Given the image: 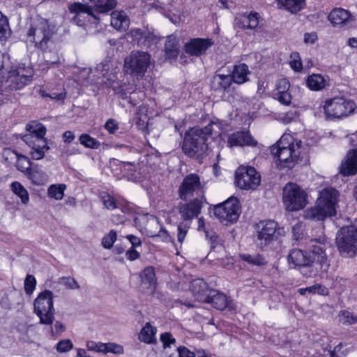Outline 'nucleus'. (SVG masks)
<instances>
[{"label":"nucleus","mask_w":357,"mask_h":357,"mask_svg":"<svg viewBox=\"0 0 357 357\" xmlns=\"http://www.w3.org/2000/svg\"><path fill=\"white\" fill-rule=\"evenodd\" d=\"M325 238L312 239L309 248L311 256L300 249H293L288 255V262L291 267L298 268L301 274L310 277L313 273L312 266L314 262L320 265L321 269H327L329 266L328 257L325 253Z\"/></svg>","instance_id":"nucleus-1"},{"label":"nucleus","mask_w":357,"mask_h":357,"mask_svg":"<svg viewBox=\"0 0 357 357\" xmlns=\"http://www.w3.org/2000/svg\"><path fill=\"white\" fill-rule=\"evenodd\" d=\"M219 123L211 122L208 126L200 129H192L187 132L183 144V151L189 157H201L207 149V137L210 135L220 134Z\"/></svg>","instance_id":"nucleus-2"},{"label":"nucleus","mask_w":357,"mask_h":357,"mask_svg":"<svg viewBox=\"0 0 357 357\" xmlns=\"http://www.w3.org/2000/svg\"><path fill=\"white\" fill-rule=\"evenodd\" d=\"M302 142L290 134H284L277 144L271 146V153L279 161L280 168H292L300 156Z\"/></svg>","instance_id":"nucleus-3"},{"label":"nucleus","mask_w":357,"mask_h":357,"mask_svg":"<svg viewBox=\"0 0 357 357\" xmlns=\"http://www.w3.org/2000/svg\"><path fill=\"white\" fill-rule=\"evenodd\" d=\"M339 193L333 188H326L320 192L314 206L305 211V217L310 220H323L336 214Z\"/></svg>","instance_id":"nucleus-4"},{"label":"nucleus","mask_w":357,"mask_h":357,"mask_svg":"<svg viewBox=\"0 0 357 357\" xmlns=\"http://www.w3.org/2000/svg\"><path fill=\"white\" fill-rule=\"evenodd\" d=\"M55 33V26L47 20L37 17L31 21L26 33V40L33 43L36 48L45 50Z\"/></svg>","instance_id":"nucleus-5"},{"label":"nucleus","mask_w":357,"mask_h":357,"mask_svg":"<svg viewBox=\"0 0 357 357\" xmlns=\"http://www.w3.org/2000/svg\"><path fill=\"white\" fill-rule=\"evenodd\" d=\"M0 75H3L1 86L5 89L17 90L32 81L33 72L31 68H18L11 69L6 73L4 70L3 56L0 54Z\"/></svg>","instance_id":"nucleus-6"},{"label":"nucleus","mask_w":357,"mask_h":357,"mask_svg":"<svg viewBox=\"0 0 357 357\" xmlns=\"http://www.w3.org/2000/svg\"><path fill=\"white\" fill-rule=\"evenodd\" d=\"M307 199L305 191L296 183H288L283 188L282 201L289 211L303 209L307 204Z\"/></svg>","instance_id":"nucleus-7"},{"label":"nucleus","mask_w":357,"mask_h":357,"mask_svg":"<svg viewBox=\"0 0 357 357\" xmlns=\"http://www.w3.org/2000/svg\"><path fill=\"white\" fill-rule=\"evenodd\" d=\"M53 293L49 290L40 292L33 303L34 312L42 324L51 325L54 319Z\"/></svg>","instance_id":"nucleus-8"},{"label":"nucleus","mask_w":357,"mask_h":357,"mask_svg":"<svg viewBox=\"0 0 357 357\" xmlns=\"http://www.w3.org/2000/svg\"><path fill=\"white\" fill-rule=\"evenodd\" d=\"M282 229L273 220L260 221L255 225V236L257 244L264 247L276 240L281 235Z\"/></svg>","instance_id":"nucleus-9"},{"label":"nucleus","mask_w":357,"mask_h":357,"mask_svg":"<svg viewBox=\"0 0 357 357\" xmlns=\"http://www.w3.org/2000/svg\"><path fill=\"white\" fill-rule=\"evenodd\" d=\"M151 56L146 52H132L124 60V68L133 76H142L150 64Z\"/></svg>","instance_id":"nucleus-10"},{"label":"nucleus","mask_w":357,"mask_h":357,"mask_svg":"<svg viewBox=\"0 0 357 357\" xmlns=\"http://www.w3.org/2000/svg\"><path fill=\"white\" fill-rule=\"evenodd\" d=\"M213 213L224 224L236 221L240 214L238 200L235 197L229 198L223 203L216 205L213 208Z\"/></svg>","instance_id":"nucleus-11"},{"label":"nucleus","mask_w":357,"mask_h":357,"mask_svg":"<svg viewBox=\"0 0 357 357\" xmlns=\"http://www.w3.org/2000/svg\"><path fill=\"white\" fill-rule=\"evenodd\" d=\"M322 107L327 116L338 119L354 111V102L342 97H335L326 100Z\"/></svg>","instance_id":"nucleus-12"},{"label":"nucleus","mask_w":357,"mask_h":357,"mask_svg":"<svg viewBox=\"0 0 357 357\" xmlns=\"http://www.w3.org/2000/svg\"><path fill=\"white\" fill-rule=\"evenodd\" d=\"M235 182L243 190H254L261 182V176L254 167H239L236 171Z\"/></svg>","instance_id":"nucleus-13"},{"label":"nucleus","mask_w":357,"mask_h":357,"mask_svg":"<svg viewBox=\"0 0 357 357\" xmlns=\"http://www.w3.org/2000/svg\"><path fill=\"white\" fill-rule=\"evenodd\" d=\"M338 250L342 253H355L357 250V229L354 227L341 229L336 238Z\"/></svg>","instance_id":"nucleus-14"},{"label":"nucleus","mask_w":357,"mask_h":357,"mask_svg":"<svg viewBox=\"0 0 357 357\" xmlns=\"http://www.w3.org/2000/svg\"><path fill=\"white\" fill-rule=\"evenodd\" d=\"M199 192H202V185L199 177L195 174L186 176L178 189L179 197L182 199H187Z\"/></svg>","instance_id":"nucleus-15"},{"label":"nucleus","mask_w":357,"mask_h":357,"mask_svg":"<svg viewBox=\"0 0 357 357\" xmlns=\"http://www.w3.org/2000/svg\"><path fill=\"white\" fill-rule=\"evenodd\" d=\"M202 207V202L198 199H195L190 202L180 203L178 210L183 220L190 222L192 219L198 216Z\"/></svg>","instance_id":"nucleus-16"},{"label":"nucleus","mask_w":357,"mask_h":357,"mask_svg":"<svg viewBox=\"0 0 357 357\" xmlns=\"http://www.w3.org/2000/svg\"><path fill=\"white\" fill-rule=\"evenodd\" d=\"M24 141L31 148L30 155L33 160L43 158L45 153L50 149L46 139L37 138L34 139L32 137L24 136Z\"/></svg>","instance_id":"nucleus-17"},{"label":"nucleus","mask_w":357,"mask_h":357,"mask_svg":"<svg viewBox=\"0 0 357 357\" xmlns=\"http://www.w3.org/2000/svg\"><path fill=\"white\" fill-rule=\"evenodd\" d=\"M340 173L344 176L357 174V148L347 151L340 166Z\"/></svg>","instance_id":"nucleus-18"},{"label":"nucleus","mask_w":357,"mask_h":357,"mask_svg":"<svg viewBox=\"0 0 357 357\" xmlns=\"http://www.w3.org/2000/svg\"><path fill=\"white\" fill-rule=\"evenodd\" d=\"M228 146H255L257 142L248 132H236L228 137Z\"/></svg>","instance_id":"nucleus-19"},{"label":"nucleus","mask_w":357,"mask_h":357,"mask_svg":"<svg viewBox=\"0 0 357 357\" xmlns=\"http://www.w3.org/2000/svg\"><path fill=\"white\" fill-rule=\"evenodd\" d=\"M328 18L334 26H343L353 21L350 12L341 8L333 9L329 13Z\"/></svg>","instance_id":"nucleus-20"},{"label":"nucleus","mask_w":357,"mask_h":357,"mask_svg":"<svg viewBox=\"0 0 357 357\" xmlns=\"http://www.w3.org/2000/svg\"><path fill=\"white\" fill-rule=\"evenodd\" d=\"M211 45V43L208 40L195 38L191 40L185 45V50L190 55L199 56L204 52Z\"/></svg>","instance_id":"nucleus-21"},{"label":"nucleus","mask_w":357,"mask_h":357,"mask_svg":"<svg viewBox=\"0 0 357 357\" xmlns=\"http://www.w3.org/2000/svg\"><path fill=\"white\" fill-rule=\"evenodd\" d=\"M117 61L110 59H107L100 63L96 68V70L102 75V77H107V80L113 81L115 74L117 73Z\"/></svg>","instance_id":"nucleus-22"},{"label":"nucleus","mask_w":357,"mask_h":357,"mask_svg":"<svg viewBox=\"0 0 357 357\" xmlns=\"http://www.w3.org/2000/svg\"><path fill=\"white\" fill-rule=\"evenodd\" d=\"M191 291L195 298L201 302H204L208 296L209 291L207 284L202 279H196L191 283Z\"/></svg>","instance_id":"nucleus-23"},{"label":"nucleus","mask_w":357,"mask_h":357,"mask_svg":"<svg viewBox=\"0 0 357 357\" xmlns=\"http://www.w3.org/2000/svg\"><path fill=\"white\" fill-rule=\"evenodd\" d=\"M204 302L211 303L213 307L220 310L225 309L228 305V299L226 295L215 290L209 291Z\"/></svg>","instance_id":"nucleus-24"},{"label":"nucleus","mask_w":357,"mask_h":357,"mask_svg":"<svg viewBox=\"0 0 357 357\" xmlns=\"http://www.w3.org/2000/svg\"><path fill=\"white\" fill-rule=\"evenodd\" d=\"M130 20L123 11L115 10L111 13V25L117 30H126Z\"/></svg>","instance_id":"nucleus-25"},{"label":"nucleus","mask_w":357,"mask_h":357,"mask_svg":"<svg viewBox=\"0 0 357 357\" xmlns=\"http://www.w3.org/2000/svg\"><path fill=\"white\" fill-rule=\"evenodd\" d=\"M249 74L248 66L245 63H240L234 66L231 76L234 83L241 84L248 80V75Z\"/></svg>","instance_id":"nucleus-26"},{"label":"nucleus","mask_w":357,"mask_h":357,"mask_svg":"<svg viewBox=\"0 0 357 357\" xmlns=\"http://www.w3.org/2000/svg\"><path fill=\"white\" fill-rule=\"evenodd\" d=\"M233 78L230 75L216 73L212 79L211 86L215 90H226L231 84Z\"/></svg>","instance_id":"nucleus-27"},{"label":"nucleus","mask_w":357,"mask_h":357,"mask_svg":"<svg viewBox=\"0 0 357 357\" xmlns=\"http://www.w3.org/2000/svg\"><path fill=\"white\" fill-rule=\"evenodd\" d=\"M328 81L320 74H312L306 79L307 86L312 91H321L327 84Z\"/></svg>","instance_id":"nucleus-28"},{"label":"nucleus","mask_w":357,"mask_h":357,"mask_svg":"<svg viewBox=\"0 0 357 357\" xmlns=\"http://www.w3.org/2000/svg\"><path fill=\"white\" fill-rule=\"evenodd\" d=\"M305 0H277L279 8L296 13L303 8Z\"/></svg>","instance_id":"nucleus-29"},{"label":"nucleus","mask_w":357,"mask_h":357,"mask_svg":"<svg viewBox=\"0 0 357 357\" xmlns=\"http://www.w3.org/2000/svg\"><path fill=\"white\" fill-rule=\"evenodd\" d=\"M238 20L242 29H254L259 24V15L257 13L245 14L241 15Z\"/></svg>","instance_id":"nucleus-30"},{"label":"nucleus","mask_w":357,"mask_h":357,"mask_svg":"<svg viewBox=\"0 0 357 357\" xmlns=\"http://www.w3.org/2000/svg\"><path fill=\"white\" fill-rule=\"evenodd\" d=\"M141 282L148 285L151 289H154L156 284L155 273L152 266L146 267L139 274Z\"/></svg>","instance_id":"nucleus-31"},{"label":"nucleus","mask_w":357,"mask_h":357,"mask_svg":"<svg viewBox=\"0 0 357 357\" xmlns=\"http://www.w3.org/2000/svg\"><path fill=\"white\" fill-rule=\"evenodd\" d=\"M148 107L146 105H141L135 113L133 119L139 129H144L148 123Z\"/></svg>","instance_id":"nucleus-32"},{"label":"nucleus","mask_w":357,"mask_h":357,"mask_svg":"<svg viewBox=\"0 0 357 357\" xmlns=\"http://www.w3.org/2000/svg\"><path fill=\"white\" fill-rule=\"evenodd\" d=\"M12 192L17 195L24 205L29 202V194L27 190L18 181H14L10 185Z\"/></svg>","instance_id":"nucleus-33"},{"label":"nucleus","mask_w":357,"mask_h":357,"mask_svg":"<svg viewBox=\"0 0 357 357\" xmlns=\"http://www.w3.org/2000/svg\"><path fill=\"white\" fill-rule=\"evenodd\" d=\"M156 329L149 324L146 323V325L142 328L138 338L140 341L147 344L153 343L155 341V335Z\"/></svg>","instance_id":"nucleus-34"},{"label":"nucleus","mask_w":357,"mask_h":357,"mask_svg":"<svg viewBox=\"0 0 357 357\" xmlns=\"http://www.w3.org/2000/svg\"><path fill=\"white\" fill-rule=\"evenodd\" d=\"M26 129L29 133L25 136L32 137L34 139L37 138L45 139L44 136L46 134V128L43 124L33 122L26 126Z\"/></svg>","instance_id":"nucleus-35"},{"label":"nucleus","mask_w":357,"mask_h":357,"mask_svg":"<svg viewBox=\"0 0 357 357\" xmlns=\"http://www.w3.org/2000/svg\"><path fill=\"white\" fill-rule=\"evenodd\" d=\"M86 3H95L94 8L99 13H105L114 8L116 0H83Z\"/></svg>","instance_id":"nucleus-36"},{"label":"nucleus","mask_w":357,"mask_h":357,"mask_svg":"<svg viewBox=\"0 0 357 357\" xmlns=\"http://www.w3.org/2000/svg\"><path fill=\"white\" fill-rule=\"evenodd\" d=\"M179 52L178 42L174 37L169 36L165 42V55L169 59L176 58Z\"/></svg>","instance_id":"nucleus-37"},{"label":"nucleus","mask_w":357,"mask_h":357,"mask_svg":"<svg viewBox=\"0 0 357 357\" xmlns=\"http://www.w3.org/2000/svg\"><path fill=\"white\" fill-rule=\"evenodd\" d=\"M29 178L36 185H43L48 181V176L43 170L33 168L29 172Z\"/></svg>","instance_id":"nucleus-38"},{"label":"nucleus","mask_w":357,"mask_h":357,"mask_svg":"<svg viewBox=\"0 0 357 357\" xmlns=\"http://www.w3.org/2000/svg\"><path fill=\"white\" fill-rule=\"evenodd\" d=\"M147 232L151 236H160L161 232L165 233L166 231L162 228L158 218L152 216L148 222Z\"/></svg>","instance_id":"nucleus-39"},{"label":"nucleus","mask_w":357,"mask_h":357,"mask_svg":"<svg viewBox=\"0 0 357 357\" xmlns=\"http://www.w3.org/2000/svg\"><path fill=\"white\" fill-rule=\"evenodd\" d=\"M298 292L301 295H305L306 294L327 295L328 293L327 288L320 284H316L305 288H301L298 289Z\"/></svg>","instance_id":"nucleus-40"},{"label":"nucleus","mask_w":357,"mask_h":357,"mask_svg":"<svg viewBox=\"0 0 357 357\" xmlns=\"http://www.w3.org/2000/svg\"><path fill=\"white\" fill-rule=\"evenodd\" d=\"M239 257L241 260L254 266H261L266 263L264 258L259 254H241Z\"/></svg>","instance_id":"nucleus-41"},{"label":"nucleus","mask_w":357,"mask_h":357,"mask_svg":"<svg viewBox=\"0 0 357 357\" xmlns=\"http://www.w3.org/2000/svg\"><path fill=\"white\" fill-rule=\"evenodd\" d=\"M66 188V186L64 184L51 185L47 190L48 196L56 200H61L63 197Z\"/></svg>","instance_id":"nucleus-42"},{"label":"nucleus","mask_w":357,"mask_h":357,"mask_svg":"<svg viewBox=\"0 0 357 357\" xmlns=\"http://www.w3.org/2000/svg\"><path fill=\"white\" fill-rule=\"evenodd\" d=\"M79 141L82 145L89 149H97L100 146L99 141L91 137L88 134H82L79 137Z\"/></svg>","instance_id":"nucleus-43"},{"label":"nucleus","mask_w":357,"mask_h":357,"mask_svg":"<svg viewBox=\"0 0 357 357\" xmlns=\"http://www.w3.org/2000/svg\"><path fill=\"white\" fill-rule=\"evenodd\" d=\"M10 35V29L8 20L0 11V39L4 40Z\"/></svg>","instance_id":"nucleus-44"},{"label":"nucleus","mask_w":357,"mask_h":357,"mask_svg":"<svg viewBox=\"0 0 357 357\" xmlns=\"http://www.w3.org/2000/svg\"><path fill=\"white\" fill-rule=\"evenodd\" d=\"M339 320L345 325H352L357 322V317L347 310H342L339 313Z\"/></svg>","instance_id":"nucleus-45"},{"label":"nucleus","mask_w":357,"mask_h":357,"mask_svg":"<svg viewBox=\"0 0 357 357\" xmlns=\"http://www.w3.org/2000/svg\"><path fill=\"white\" fill-rule=\"evenodd\" d=\"M191 222L183 221L181 222L177 227V239L180 243H182L186 236V234L190 227Z\"/></svg>","instance_id":"nucleus-46"},{"label":"nucleus","mask_w":357,"mask_h":357,"mask_svg":"<svg viewBox=\"0 0 357 357\" xmlns=\"http://www.w3.org/2000/svg\"><path fill=\"white\" fill-rule=\"evenodd\" d=\"M16 167L17 169L21 171L22 172H27L29 173V172L31 169V162L29 158L24 155L17 156Z\"/></svg>","instance_id":"nucleus-47"},{"label":"nucleus","mask_w":357,"mask_h":357,"mask_svg":"<svg viewBox=\"0 0 357 357\" xmlns=\"http://www.w3.org/2000/svg\"><path fill=\"white\" fill-rule=\"evenodd\" d=\"M124 352L123 347L114 342H108L104 344L103 354L112 353L114 354H123Z\"/></svg>","instance_id":"nucleus-48"},{"label":"nucleus","mask_w":357,"mask_h":357,"mask_svg":"<svg viewBox=\"0 0 357 357\" xmlns=\"http://www.w3.org/2000/svg\"><path fill=\"white\" fill-rule=\"evenodd\" d=\"M58 283L66 287L68 289H78L79 285L75 278L71 277H61L58 280Z\"/></svg>","instance_id":"nucleus-49"},{"label":"nucleus","mask_w":357,"mask_h":357,"mask_svg":"<svg viewBox=\"0 0 357 357\" xmlns=\"http://www.w3.org/2000/svg\"><path fill=\"white\" fill-rule=\"evenodd\" d=\"M116 232L112 229L102 239V245L105 249H110L116 240Z\"/></svg>","instance_id":"nucleus-50"},{"label":"nucleus","mask_w":357,"mask_h":357,"mask_svg":"<svg viewBox=\"0 0 357 357\" xmlns=\"http://www.w3.org/2000/svg\"><path fill=\"white\" fill-rule=\"evenodd\" d=\"M289 65L291 68L296 72H299L302 70L303 64L298 53L293 52L291 54Z\"/></svg>","instance_id":"nucleus-51"},{"label":"nucleus","mask_w":357,"mask_h":357,"mask_svg":"<svg viewBox=\"0 0 357 357\" xmlns=\"http://www.w3.org/2000/svg\"><path fill=\"white\" fill-rule=\"evenodd\" d=\"M36 280L32 275H27L24 280V291L26 294L31 295L36 289Z\"/></svg>","instance_id":"nucleus-52"},{"label":"nucleus","mask_w":357,"mask_h":357,"mask_svg":"<svg viewBox=\"0 0 357 357\" xmlns=\"http://www.w3.org/2000/svg\"><path fill=\"white\" fill-rule=\"evenodd\" d=\"M73 348V344L70 339L60 340L56 346V351L59 353H66Z\"/></svg>","instance_id":"nucleus-53"},{"label":"nucleus","mask_w":357,"mask_h":357,"mask_svg":"<svg viewBox=\"0 0 357 357\" xmlns=\"http://www.w3.org/2000/svg\"><path fill=\"white\" fill-rule=\"evenodd\" d=\"M84 6L83 4L75 3L73 5L70 6V10L71 13H77V17H82L85 13H87L89 15H91V8H87L86 11L84 10Z\"/></svg>","instance_id":"nucleus-54"},{"label":"nucleus","mask_w":357,"mask_h":357,"mask_svg":"<svg viewBox=\"0 0 357 357\" xmlns=\"http://www.w3.org/2000/svg\"><path fill=\"white\" fill-rule=\"evenodd\" d=\"M102 200L105 207L107 209L112 210L118 207L114 197L109 194L103 195Z\"/></svg>","instance_id":"nucleus-55"},{"label":"nucleus","mask_w":357,"mask_h":357,"mask_svg":"<svg viewBox=\"0 0 357 357\" xmlns=\"http://www.w3.org/2000/svg\"><path fill=\"white\" fill-rule=\"evenodd\" d=\"M104 344L102 342H96L94 341H88L86 342V348L89 351H93L98 353H103Z\"/></svg>","instance_id":"nucleus-56"},{"label":"nucleus","mask_w":357,"mask_h":357,"mask_svg":"<svg viewBox=\"0 0 357 357\" xmlns=\"http://www.w3.org/2000/svg\"><path fill=\"white\" fill-rule=\"evenodd\" d=\"M277 95H278V98H277L278 100L282 104L288 105L291 103L292 98L289 91L278 93Z\"/></svg>","instance_id":"nucleus-57"},{"label":"nucleus","mask_w":357,"mask_h":357,"mask_svg":"<svg viewBox=\"0 0 357 357\" xmlns=\"http://www.w3.org/2000/svg\"><path fill=\"white\" fill-rule=\"evenodd\" d=\"M160 340L163 343L164 347H170L171 344L175 343V339L172 337L171 333H165L160 335Z\"/></svg>","instance_id":"nucleus-58"},{"label":"nucleus","mask_w":357,"mask_h":357,"mask_svg":"<svg viewBox=\"0 0 357 357\" xmlns=\"http://www.w3.org/2000/svg\"><path fill=\"white\" fill-rule=\"evenodd\" d=\"M290 87L289 82L285 79H280L277 83L278 93L288 91Z\"/></svg>","instance_id":"nucleus-59"},{"label":"nucleus","mask_w":357,"mask_h":357,"mask_svg":"<svg viewBox=\"0 0 357 357\" xmlns=\"http://www.w3.org/2000/svg\"><path fill=\"white\" fill-rule=\"evenodd\" d=\"M105 128L110 134H114L119 129V125L115 120L110 119L105 123Z\"/></svg>","instance_id":"nucleus-60"},{"label":"nucleus","mask_w":357,"mask_h":357,"mask_svg":"<svg viewBox=\"0 0 357 357\" xmlns=\"http://www.w3.org/2000/svg\"><path fill=\"white\" fill-rule=\"evenodd\" d=\"M179 357H195L196 352L190 351L185 347H179L177 348Z\"/></svg>","instance_id":"nucleus-61"},{"label":"nucleus","mask_w":357,"mask_h":357,"mask_svg":"<svg viewBox=\"0 0 357 357\" xmlns=\"http://www.w3.org/2000/svg\"><path fill=\"white\" fill-rule=\"evenodd\" d=\"M297 117V113L294 111H289L283 114L281 119L284 123H289Z\"/></svg>","instance_id":"nucleus-62"},{"label":"nucleus","mask_w":357,"mask_h":357,"mask_svg":"<svg viewBox=\"0 0 357 357\" xmlns=\"http://www.w3.org/2000/svg\"><path fill=\"white\" fill-rule=\"evenodd\" d=\"M126 256L128 260L134 261L139 257L140 254L135 250L134 248H131L130 250H127Z\"/></svg>","instance_id":"nucleus-63"},{"label":"nucleus","mask_w":357,"mask_h":357,"mask_svg":"<svg viewBox=\"0 0 357 357\" xmlns=\"http://www.w3.org/2000/svg\"><path fill=\"white\" fill-rule=\"evenodd\" d=\"M144 97V94L139 91V92H133L130 94L129 97V102L132 105H136L137 102V98L139 99H142Z\"/></svg>","instance_id":"nucleus-64"}]
</instances>
